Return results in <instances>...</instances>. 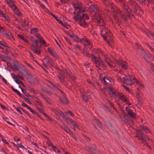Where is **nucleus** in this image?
<instances>
[{
	"label": "nucleus",
	"mask_w": 154,
	"mask_h": 154,
	"mask_svg": "<svg viewBox=\"0 0 154 154\" xmlns=\"http://www.w3.org/2000/svg\"><path fill=\"white\" fill-rule=\"evenodd\" d=\"M140 127L142 128L143 130H144L146 132H147V131H148L149 133H151L150 131L148 129L146 126H141Z\"/></svg>",
	"instance_id": "obj_35"
},
{
	"label": "nucleus",
	"mask_w": 154,
	"mask_h": 154,
	"mask_svg": "<svg viewBox=\"0 0 154 154\" xmlns=\"http://www.w3.org/2000/svg\"><path fill=\"white\" fill-rule=\"evenodd\" d=\"M17 79H21L22 80L23 79V77L21 76L20 75H17Z\"/></svg>",
	"instance_id": "obj_62"
},
{
	"label": "nucleus",
	"mask_w": 154,
	"mask_h": 154,
	"mask_svg": "<svg viewBox=\"0 0 154 154\" xmlns=\"http://www.w3.org/2000/svg\"><path fill=\"white\" fill-rule=\"evenodd\" d=\"M112 15L116 23H118L119 25L120 24L121 22L119 21V17H118V15L116 14H113Z\"/></svg>",
	"instance_id": "obj_18"
},
{
	"label": "nucleus",
	"mask_w": 154,
	"mask_h": 154,
	"mask_svg": "<svg viewBox=\"0 0 154 154\" xmlns=\"http://www.w3.org/2000/svg\"><path fill=\"white\" fill-rule=\"evenodd\" d=\"M39 41L40 43H42L43 45H45V47H47V45H45L46 44V42L43 39V38H41V39H39Z\"/></svg>",
	"instance_id": "obj_36"
},
{
	"label": "nucleus",
	"mask_w": 154,
	"mask_h": 154,
	"mask_svg": "<svg viewBox=\"0 0 154 154\" xmlns=\"http://www.w3.org/2000/svg\"><path fill=\"white\" fill-rule=\"evenodd\" d=\"M52 110L55 113L56 115H58L59 114L60 116H62V115L57 110L53 109Z\"/></svg>",
	"instance_id": "obj_45"
},
{
	"label": "nucleus",
	"mask_w": 154,
	"mask_h": 154,
	"mask_svg": "<svg viewBox=\"0 0 154 154\" xmlns=\"http://www.w3.org/2000/svg\"><path fill=\"white\" fill-rule=\"evenodd\" d=\"M15 82L18 84H20L21 83H23V82L22 81L19 80L18 79L15 80Z\"/></svg>",
	"instance_id": "obj_57"
},
{
	"label": "nucleus",
	"mask_w": 154,
	"mask_h": 154,
	"mask_svg": "<svg viewBox=\"0 0 154 154\" xmlns=\"http://www.w3.org/2000/svg\"><path fill=\"white\" fill-rule=\"evenodd\" d=\"M25 76L27 79H29L30 78V75L28 72L25 73Z\"/></svg>",
	"instance_id": "obj_54"
},
{
	"label": "nucleus",
	"mask_w": 154,
	"mask_h": 154,
	"mask_svg": "<svg viewBox=\"0 0 154 154\" xmlns=\"http://www.w3.org/2000/svg\"><path fill=\"white\" fill-rule=\"evenodd\" d=\"M130 76L129 78H125L123 77L122 79H123V83L125 84H127L128 85H133L134 82L131 79V77L130 75H129Z\"/></svg>",
	"instance_id": "obj_6"
},
{
	"label": "nucleus",
	"mask_w": 154,
	"mask_h": 154,
	"mask_svg": "<svg viewBox=\"0 0 154 154\" xmlns=\"http://www.w3.org/2000/svg\"><path fill=\"white\" fill-rule=\"evenodd\" d=\"M101 35L106 41L109 40L112 41V35L110 31L107 28H103L101 31Z\"/></svg>",
	"instance_id": "obj_2"
},
{
	"label": "nucleus",
	"mask_w": 154,
	"mask_h": 154,
	"mask_svg": "<svg viewBox=\"0 0 154 154\" xmlns=\"http://www.w3.org/2000/svg\"><path fill=\"white\" fill-rule=\"evenodd\" d=\"M36 37L39 40V39H41V38H42L40 34L38 33H37L36 34Z\"/></svg>",
	"instance_id": "obj_49"
},
{
	"label": "nucleus",
	"mask_w": 154,
	"mask_h": 154,
	"mask_svg": "<svg viewBox=\"0 0 154 154\" xmlns=\"http://www.w3.org/2000/svg\"><path fill=\"white\" fill-rule=\"evenodd\" d=\"M61 113L62 114V116L63 119H64L65 121L67 122V123H71L73 126V129L75 131V127H76L77 128H78V126L72 120V119H71L69 118L66 116L62 112L60 111Z\"/></svg>",
	"instance_id": "obj_3"
},
{
	"label": "nucleus",
	"mask_w": 154,
	"mask_h": 154,
	"mask_svg": "<svg viewBox=\"0 0 154 154\" xmlns=\"http://www.w3.org/2000/svg\"><path fill=\"white\" fill-rule=\"evenodd\" d=\"M123 118L124 121L125 122V123H127L131 120L128 117V115L126 114L124 116Z\"/></svg>",
	"instance_id": "obj_28"
},
{
	"label": "nucleus",
	"mask_w": 154,
	"mask_h": 154,
	"mask_svg": "<svg viewBox=\"0 0 154 154\" xmlns=\"http://www.w3.org/2000/svg\"><path fill=\"white\" fill-rule=\"evenodd\" d=\"M16 93L19 96H20L21 97V98H23V97H24V96H23V95H22L18 91H17L16 92Z\"/></svg>",
	"instance_id": "obj_48"
},
{
	"label": "nucleus",
	"mask_w": 154,
	"mask_h": 154,
	"mask_svg": "<svg viewBox=\"0 0 154 154\" xmlns=\"http://www.w3.org/2000/svg\"><path fill=\"white\" fill-rule=\"evenodd\" d=\"M17 145H18L19 147H20V148H21L22 149H26V148H25L24 146H23V145L20 144H17Z\"/></svg>",
	"instance_id": "obj_56"
},
{
	"label": "nucleus",
	"mask_w": 154,
	"mask_h": 154,
	"mask_svg": "<svg viewBox=\"0 0 154 154\" xmlns=\"http://www.w3.org/2000/svg\"><path fill=\"white\" fill-rule=\"evenodd\" d=\"M125 98H126V97L124 95H123L122 96H121V97H119V99L122 100H124Z\"/></svg>",
	"instance_id": "obj_55"
},
{
	"label": "nucleus",
	"mask_w": 154,
	"mask_h": 154,
	"mask_svg": "<svg viewBox=\"0 0 154 154\" xmlns=\"http://www.w3.org/2000/svg\"><path fill=\"white\" fill-rule=\"evenodd\" d=\"M119 65H121L122 66V68L125 69H127V63L125 61L121 62Z\"/></svg>",
	"instance_id": "obj_19"
},
{
	"label": "nucleus",
	"mask_w": 154,
	"mask_h": 154,
	"mask_svg": "<svg viewBox=\"0 0 154 154\" xmlns=\"http://www.w3.org/2000/svg\"><path fill=\"white\" fill-rule=\"evenodd\" d=\"M70 26V25L68 24V23L67 22H65L64 23V26L65 28H66V29H68V28H67L66 26Z\"/></svg>",
	"instance_id": "obj_59"
},
{
	"label": "nucleus",
	"mask_w": 154,
	"mask_h": 154,
	"mask_svg": "<svg viewBox=\"0 0 154 154\" xmlns=\"http://www.w3.org/2000/svg\"><path fill=\"white\" fill-rule=\"evenodd\" d=\"M93 18V20H97V21H96V22H97L98 23H100L101 21H102L103 23V24L102 25L104 26V23L103 22V20L101 18V17L100 16L99 14L96 13L95 14H94Z\"/></svg>",
	"instance_id": "obj_8"
},
{
	"label": "nucleus",
	"mask_w": 154,
	"mask_h": 154,
	"mask_svg": "<svg viewBox=\"0 0 154 154\" xmlns=\"http://www.w3.org/2000/svg\"><path fill=\"white\" fill-rule=\"evenodd\" d=\"M105 61L108 64V65L111 68L112 67V66L111 64L109 62V58H107L106 59H105Z\"/></svg>",
	"instance_id": "obj_40"
},
{
	"label": "nucleus",
	"mask_w": 154,
	"mask_h": 154,
	"mask_svg": "<svg viewBox=\"0 0 154 154\" xmlns=\"http://www.w3.org/2000/svg\"><path fill=\"white\" fill-rule=\"evenodd\" d=\"M38 28H32L30 29V33L31 34H34L36 32H38Z\"/></svg>",
	"instance_id": "obj_27"
},
{
	"label": "nucleus",
	"mask_w": 154,
	"mask_h": 154,
	"mask_svg": "<svg viewBox=\"0 0 154 154\" xmlns=\"http://www.w3.org/2000/svg\"><path fill=\"white\" fill-rule=\"evenodd\" d=\"M63 97V98L60 97L59 98V100L62 103L65 104H67L68 103V101L67 98L66 97L65 94H64Z\"/></svg>",
	"instance_id": "obj_12"
},
{
	"label": "nucleus",
	"mask_w": 154,
	"mask_h": 154,
	"mask_svg": "<svg viewBox=\"0 0 154 154\" xmlns=\"http://www.w3.org/2000/svg\"><path fill=\"white\" fill-rule=\"evenodd\" d=\"M0 45L5 47H8L7 44L4 41H0Z\"/></svg>",
	"instance_id": "obj_34"
},
{
	"label": "nucleus",
	"mask_w": 154,
	"mask_h": 154,
	"mask_svg": "<svg viewBox=\"0 0 154 154\" xmlns=\"http://www.w3.org/2000/svg\"><path fill=\"white\" fill-rule=\"evenodd\" d=\"M137 10H138L141 13H143V10L141 9L140 7L139 6H137Z\"/></svg>",
	"instance_id": "obj_50"
},
{
	"label": "nucleus",
	"mask_w": 154,
	"mask_h": 154,
	"mask_svg": "<svg viewBox=\"0 0 154 154\" xmlns=\"http://www.w3.org/2000/svg\"><path fill=\"white\" fill-rule=\"evenodd\" d=\"M73 40L76 42H79V41L80 38L78 37V36L75 35Z\"/></svg>",
	"instance_id": "obj_39"
},
{
	"label": "nucleus",
	"mask_w": 154,
	"mask_h": 154,
	"mask_svg": "<svg viewBox=\"0 0 154 154\" xmlns=\"http://www.w3.org/2000/svg\"><path fill=\"white\" fill-rule=\"evenodd\" d=\"M83 53L86 57H91V56L89 54V52L87 51L85 49H84L83 50Z\"/></svg>",
	"instance_id": "obj_30"
},
{
	"label": "nucleus",
	"mask_w": 154,
	"mask_h": 154,
	"mask_svg": "<svg viewBox=\"0 0 154 154\" xmlns=\"http://www.w3.org/2000/svg\"><path fill=\"white\" fill-rule=\"evenodd\" d=\"M95 122L96 124H97L98 126L103 130L104 129V128L102 126V123L99 120L97 119H95Z\"/></svg>",
	"instance_id": "obj_25"
},
{
	"label": "nucleus",
	"mask_w": 154,
	"mask_h": 154,
	"mask_svg": "<svg viewBox=\"0 0 154 154\" xmlns=\"http://www.w3.org/2000/svg\"><path fill=\"white\" fill-rule=\"evenodd\" d=\"M45 59L46 60L47 63L48 64L49 66L51 67L53 66V61L51 58L48 57H46Z\"/></svg>",
	"instance_id": "obj_14"
},
{
	"label": "nucleus",
	"mask_w": 154,
	"mask_h": 154,
	"mask_svg": "<svg viewBox=\"0 0 154 154\" xmlns=\"http://www.w3.org/2000/svg\"><path fill=\"white\" fill-rule=\"evenodd\" d=\"M108 89L109 90L108 91V93L109 94H111L112 96H114V97H116V92L113 91L112 89L110 88H109Z\"/></svg>",
	"instance_id": "obj_20"
},
{
	"label": "nucleus",
	"mask_w": 154,
	"mask_h": 154,
	"mask_svg": "<svg viewBox=\"0 0 154 154\" xmlns=\"http://www.w3.org/2000/svg\"><path fill=\"white\" fill-rule=\"evenodd\" d=\"M43 98L46 100V101L49 104H51V102L50 99L48 97L45 98V97H43Z\"/></svg>",
	"instance_id": "obj_46"
},
{
	"label": "nucleus",
	"mask_w": 154,
	"mask_h": 154,
	"mask_svg": "<svg viewBox=\"0 0 154 154\" xmlns=\"http://www.w3.org/2000/svg\"><path fill=\"white\" fill-rule=\"evenodd\" d=\"M20 109H21L23 112H24L30 118H31V116L30 115L29 112H28L24 110L23 108L18 107Z\"/></svg>",
	"instance_id": "obj_32"
},
{
	"label": "nucleus",
	"mask_w": 154,
	"mask_h": 154,
	"mask_svg": "<svg viewBox=\"0 0 154 154\" xmlns=\"http://www.w3.org/2000/svg\"><path fill=\"white\" fill-rule=\"evenodd\" d=\"M85 149L87 152L93 154H98L101 152L96 149H93L88 146H85Z\"/></svg>",
	"instance_id": "obj_4"
},
{
	"label": "nucleus",
	"mask_w": 154,
	"mask_h": 154,
	"mask_svg": "<svg viewBox=\"0 0 154 154\" xmlns=\"http://www.w3.org/2000/svg\"><path fill=\"white\" fill-rule=\"evenodd\" d=\"M25 101H26V102H28L29 104H32V103L29 100L28 98H27L26 97H25L24 96L23 98Z\"/></svg>",
	"instance_id": "obj_44"
},
{
	"label": "nucleus",
	"mask_w": 154,
	"mask_h": 154,
	"mask_svg": "<svg viewBox=\"0 0 154 154\" xmlns=\"http://www.w3.org/2000/svg\"><path fill=\"white\" fill-rule=\"evenodd\" d=\"M19 66L20 65L19 63L17 62H16V63H14L12 68L15 70H18L19 69Z\"/></svg>",
	"instance_id": "obj_21"
},
{
	"label": "nucleus",
	"mask_w": 154,
	"mask_h": 154,
	"mask_svg": "<svg viewBox=\"0 0 154 154\" xmlns=\"http://www.w3.org/2000/svg\"><path fill=\"white\" fill-rule=\"evenodd\" d=\"M111 10L113 14H116L118 15V14L120 15L122 13V11L116 6H114Z\"/></svg>",
	"instance_id": "obj_10"
},
{
	"label": "nucleus",
	"mask_w": 154,
	"mask_h": 154,
	"mask_svg": "<svg viewBox=\"0 0 154 154\" xmlns=\"http://www.w3.org/2000/svg\"><path fill=\"white\" fill-rule=\"evenodd\" d=\"M103 3L104 5H105L106 6H108L110 7L111 9L114 6L112 5V3L107 0H106Z\"/></svg>",
	"instance_id": "obj_23"
},
{
	"label": "nucleus",
	"mask_w": 154,
	"mask_h": 154,
	"mask_svg": "<svg viewBox=\"0 0 154 154\" xmlns=\"http://www.w3.org/2000/svg\"><path fill=\"white\" fill-rule=\"evenodd\" d=\"M35 102L36 103L39 105L40 106V107L42 108L43 107V105L40 102L36 101Z\"/></svg>",
	"instance_id": "obj_47"
},
{
	"label": "nucleus",
	"mask_w": 154,
	"mask_h": 154,
	"mask_svg": "<svg viewBox=\"0 0 154 154\" xmlns=\"http://www.w3.org/2000/svg\"><path fill=\"white\" fill-rule=\"evenodd\" d=\"M120 17L122 19H123L125 21L127 22L126 16L124 14H121Z\"/></svg>",
	"instance_id": "obj_37"
},
{
	"label": "nucleus",
	"mask_w": 154,
	"mask_h": 154,
	"mask_svg": "<svg viewBox=\"0 0 154 154\" xmlns=\"http://www.w3.org/2000/svg\"><path fill=\"white\" fill-rule=\"evenodd\" d=\"M31 41L33 42V44H35V45L32 44L31 47H38V41L37 40L35 39L32 36L30 38Z\"/></svg>",
	"instance_id": "obj_13"
},
{
	"label": "nucleus",
	"mask_w": 154,
	"mask_h": 154,
	"mask_svg": "<svg viewBox=\"0 0 154 154\" xmlns=\"http://www.w3.org/2000/svg\"><path fill=\"white\" fill-rule=\"evenodd\" d=\"M126 111H127L128 115L131 118L135 119L136 114L135 113L133 112L132 110L126 107L125 108Z\"/></svg>",
	"instance_id": "obj_9"
},
{
	"label": "nucleus",
	"mask_w": 154,
	"mask_h": 154,
	"mask_svg": "<svg viewBox=\"0 0 154 154\" xmlns=\"http://www.w3.org/2000/svg\"><path fill=\"white\" fill-rule=\"evenodd\" d=\"M87 82L91 85L94 87V84L91 82V80L90 79L87 80Z\"/></svg>",
	"instance_id": "obj_51"
},
{
	"label": "nucleus",
	"mask_w": 154,
	"mask_h": 154,
	"mask_svg": "<svg viewBox=\"0 0 154 154\" xmlns=\"http://www.w3.org/2000/svg\"><path fill=\"white\" fill-rule=\"evenodd\" d=\"M58 77L62 82L63 83L64 82V76L62 74H60Z\"/></svg>",
	"instance_id": "obj_31"
},
{
	"label": "nucleus",
	"mask_w": 154,
	"mask_h": 154,
	"mask_svg": "<svg viewBox=\"0 0 154 154\" xmlns=\"http://www.w3.org/2000/svg\"><path fill=\"white\" fill-rule=\"evenodd\" d=\"M64 38L65 39L66 41L69 44V45H72V44L70 42L69 40V39L67 38L66 37H65V36H64Z\"/></svg>",
	"instance_id": "obj_52"
},
{
	"label": "nucleus",
	"mask_w": 154,
	"mask_h": 154,
	"mask_svg": "<svg viewBox=\"0 0 154 154\" xmlns=\"http://www.w3.org/2000/svg\"><path fill=\"white\" fill-rule=\"evenodd\" d=\"M85 11H79L77 13L76 16H74V19L76 22H78L79 24L84 28L88 26V24L86 23V21L88 20L89 18L86 14H83Z\"/></svg>",
	"instance_id": "obj_1"
},
{
	"label": "nucleus",
	"mask_w": 154,
	"mask_h": 154,
	"mask_svg": "<svg viewBox=\"0 0 154 154\" xmlns=\"http://www.w3.org/2000/svg\"><path fill=\"white\" fill-rule=\"evenodd\" d=\"M48 51L52 55L54 56L55 57L58 58L59 57L57 54L54 51H53V50L51 48H48Z\"/></svg>",
	"instance_id": "obj_17"
},
{
	"label": "nucleus",
	"mask_w": 154,
	"mask_h": 154,
	"mask_svg": "<svg viewBox=\"0 0 154 154\" xmlns=\"http://www.w3.org/2000/svg\"><path fill=\"white\" fill-rule=\"evenodd\" d=\"M17 137L16 136L14 137V140L15 141H19L20 140V139L19 138L17 139Z\"/></svg>",
	"instance_id": "obj_64"
},
{
	"label": "nucleus",
	"mask_w": 154,
	"mask_h": 154,
	"mask_svg": "<svg viewBox=\"0 0 154 154\" xmlns=\"http://www.w3.org/2000/svg\"><path fill=\"white\" fill-rule=\"evenodd\" d=\"M7 3V4L10 6V7L13 10H17L18 12H19L20 11L17 8V7L14 5V2L12 0H5Z\"/></svg>",
	"instance_id": "obj_7"
},
{
	"label": "nucleus",
	"mask_w": 154,
	"mask_h": 154,
	"mask_svg": "<svg viewBox=\"0 0 154 154\" xmlns=\"http://www.w3.org/2000/svg\"><path fill=\"white\" fill-rule=\"evenodd\" d=\"M38 47H31V49L36 54L38 55H40V51L39 49H37L36 48Z\"/></svg>",
	"instance_id": "obj_16"
},
{
	"label": "nucleus",
	"mask_w": 154,
	"mask_h": 154,
	"mask_svg": "<svg viewBox=\"0 0 154 154\" xmlns=\"http://www.w3.org/2000/svg\"><path fill=\"white\" fill-rule=\"evenodd\" d=\"M2 16L5 18L6 20L8 22H10V19L8 15H6L5 14H3Z\"/></svg>",
	"instance_id": "obj_33"
},
{
	"label": "nucleus",
	"mask_w": 154,
	"mask_h": 154,
	"mask_svg": "<svg viewBox=\"0 0 154 154\" xmlns=\"http://www.w3.org/2000/svg\"><path fill=\"white\" fill-rule=\"evenodd\" d=\"M18 37L21 39L23 40L27 43H29V41L26 38H24V37L21 34H19L18 35Z\"/></svg>",
	"instance_id": "obj_26"
},
{
	"label": "nucleus",
	"mask_w": 154,
	"mask_h": 154,
	"mask_svg": "<svg viewBox=\"0 0 154 154\" xmlns=\"http://www.w3.org/2000/svg\"><path fill=\"white\" fill-rule=\"evenodd\" d=\"M5 35L8 37L10 39H13L14 40V38L13 35H12L11 33L9 32V33H6L5 34Z\"/></svg>",
	"instance_id": "obj_24"
},
{
	"label": "nucleus",
	"mask_w": 154,
	"mask_h": 154,
	"mask_svg": "<svg viewBox=\"0 0 154 154\" xmlns=\"http://www.w3.org/2000/svg\"><path fill=\"white\" fill-rule=\"evenodd\" d=\"M138 131V132L136 134V137H138L139 139L140 138L143 141V142H146V139L144 134L139 131Z\"/></svg>",
	"instance_id": "obj_5"
},
{
	"label": "nucleus",
	"mask_w": 154,
	"mask_h": 154,
	"mask_svg": "<svg viewBox=\"0 0 154 154\" xmlns=\"http://www.w3.org/2000/svg\"><path fill=\"white\" fill-rule=\"evenodd\" d=\"M89 8L90 9V11H94V8H95V9H96L95 6L93 5H92L91 6H90Z\"/></svg>",
	"instance_id": "obj_43"
},
{
	"label": "nucleus",
	"mask_w": 154,
	"mask_h": 154,
	"mask_svg": "<svg viewBox=\"0 0 154 154\" xmlns=\"http://www.w3.org/2000/svg\"><path fill=\"white\" fill-rule=\"evenodd\" d=\"M0 59H1L2 61L6 62L8 60V57L5 56L0 55Z\"/></svg>",
	"instance_id": "obj_29"
},
{
	"label": "nucleus",
	"mask_w": 154,
	"mask_h": 154,
	"mask_svg": "<svg viewBox=\"0 0 154 154\" xmlns=\"http://www.w3.org/2000/svg\"><path fill=\"white\" fill-rule=\"evenodd\" d=\"M135 44L137 45V49L141 51L142 56L145 59V57L146 54V53L144 51V49L141 48V45H139L138 43H136Z\"/></svg>",
	"instance_id": "obj_11"
},
{
	"label": "nucleus",
	"mask_w": 154,
	"mask_h": 154,
	"mask_svg": "<svg viewBox=\"0 0 154 154\" xmlns=\"http://www.w3.org/2000/svg\"><path fill=\"white\" fill-rule=\"evenodd\" d=\"M91 55L92 56L91 59L93 61H94V63L95 64H97L98 62L101 60L100 58H99V59H98L97 57L94 56L93 54H92Z\"/></svg>",
	"instance_id": "obj_15"
},
{
	"label": "nucleus",
	"mask_w": 154,
	"mask_h": 154,
	"mask_svg": "<svg viewBox=\"0 0 154 154\" xmlns=\"http://www.w3.org/2000/svg\"><path fill=\"white\" fill-rule=\"evenodd\" d=\"M63 130L65 131L67 133H68V131H70V130L69 129L67 128L66 127L65 128H63Z\"/></svg>",
	"instance_id": "obj_58"
},
{
	"label": "nucleus",
	"mask_w": 154,
	"mask_h": 154,
	"mask_svg": "<svg viewBox=\"0 0 154 154\" xmlns=\"http://www.w3.org/2000/svg\"><path fill=\"white\" fill-rule=\"evenodd\" d=\"M82 96L83 98V99L85 101V102H87L88 100V98L87 96H86L85 94H82Z\"/></svg>",
	"instance_id": "obj_41"
},
{
	"label": "nucleus",
	"mask_w": 154,
	"mask_h": 154,
	"mask_svg": "<svg viewBox=\"0 0 154 154\" xmlns=\"http://www.w3.org/2000/svg\"><path fill=\"white\" fill-rule=\"evenodd\" d=\"M134 9L135 12V14L137 16L141 17L143 14V13H141V12H140L138 10H137V9L136 8V6L134 7Z\"/></svg>",
	"instance_id": "obj_22"
},
{
	"label": "nucleus",
	"mask_w": 154,
	"mask_h": 154,
	"mask_svg": "<svg viewBox=\"0 0 154 154\" xmlns=\"http://www.w3.org/2000/svg\"><path fill=\"white\" fill-rule=\"evenodd\" d=\"M22 21H23V23L22 24V25L24 26H27L29 25L28 23H27V24H26V22L25 20H23Z\"/></svg>",
	"instance_id": "obj_53"
},
{
	"label": "nucleus",
	"mask_w": 154,
	"mask_h": 154,
	"mask_svg": "<svg viewBox=\"0 0 154 154\" xmlns=\"http://www.w3.org/2000/svg\"><path fill=\"white\" fill-rule=\"evenodd\" d=\"M84 65L86 68H88L89 67V64L88 63L86 62L85 63Z\"/></svg>",
	"instance_id": "obj_63"
},
{
	"label": "nucleus",
	"mask_w": 154,
	"mask_h": 154,
	"mask_svg": "<svg viewBox=\"0 0 154 154\" xmlns=\"http://www.w3.org/2000/svg\"><path fill=\"white\" fill-rule=\"evenodd\" d=\"M122 86L125 89L128 91L129 92H130V90H129V89L128 88V87H126L125 85H122Z\"/></svg>",
	"instance_id": "obj_61"
},
{
	"label": "nucleus",
	"mask_w": 154,
	"mask_h": 154,
	"mask_svg": "<svg viewBox=\"0 0 154 154\" xmlns=\"http://www.w3.org/2000/svg\"><path fill=\"white\" fill-rule=\"evenodd\" d=\"M72 5L73 6V7L75 8L76 9V7L78 6L77 5V4L74 2H72Z\"/></svg>",
	"instance_id": "obj_60"
},
{
	"label": "nucleus",
	"mask_w": 154,
	"mask_h": 154,
	"mask_svg": "<svg viewBox=\"0 0 154 154\" xmlns=\"http://www.w3.org/2000/svg\"><path fill=\"white\" fill-rule=\"evenodd\" d=\"M3 119L5 121H6L8 123V124H10V125H12V126H14V127L15 126V125H14L13 124H12L9 121L6 120V119H8V118H4V117H3Z\"/></svg>",
	"instance_id": "obj_42"
},
{
	"label": "nucleus",
	"mask_w": 154,
	"mask_h": 154,
	"mask_svg": "<svg viewBox=\"0 0 154 154\" xmlns=\"http://www.w3.org/2000/svg\"><path fill=\"white\" fill-rule=\"evenodd\" d=\"M102 61L101 60L99 61L98 62H97V65H96V67L97 68H98V69L101 70V69L100 68H99V66L102 65Z\"/></svg>",
	"instance_id": "obj_38"
}]
</instances>
